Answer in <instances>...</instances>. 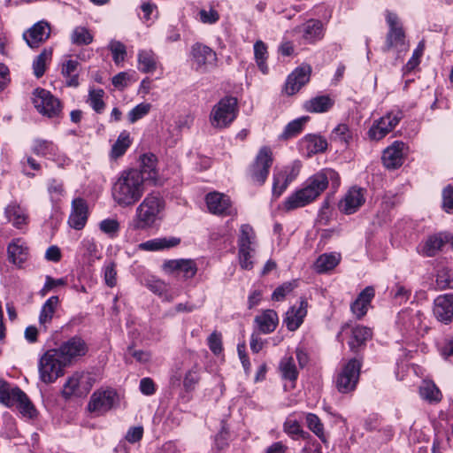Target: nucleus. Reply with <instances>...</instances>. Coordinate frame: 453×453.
I'll use <instances>...</instances> for the list:
<instances>
[{
    "instance_id": "obj_37",
    "label": "nucleus",
    "mask_w": 453,
    "mask_h": 453,
    "mask_svg": "<svg viewBox=\"0 0 453 453\" xmlns=\"http://www.w3.org/2000/svg\"><path fill=\"white\" fill-rule=\"evenodd\" d=\"M309 154L323 153L326 150L328 143L325 137L319 134H307L303 138Z\"/></svg>"
},
{
    "instance_id": "obj_27",
    "label": "nucleus",
    "mask_w": 453,
    "mask_h": 453,
    "mask_svg": "<svg viewBox=\"0 0 453 453\" xmlns=\"http://www.w3.org/2000/svg\"><path fill=\"white\" fill-rule=\"evenodd\" d=\"M191 55L198 66L212 65L217 60L215 51L210 47L199 42L192 46Z\"/></svg>"
},
{
    "instance_id": "obj_5",
    "label": "nucleus",
    "mask_w": 453,
    "mask_h": 453,
    "mask_svg": "<svg viewBox=\"0 0 453 453\" xmlns=\"http://www.w3.org/2000/svg\"><path fill=\"white\" fill-rule=\"evenodd\" d=\"M386 21L388 26V31L386 35L385 45L382 50L388 52L394 50L397 53L407 51L409 44L406 42V33L397 14L387 11Z\"/></svg>"
},
{
    "instance_id": "obj_8",
    "label": "nucleus",
    "mask_w": 453,
    "mask_h": 453,
    "mask_svg": "<svg viewBox=\"0 0 453 453\" xmlns=\"http://www.w3.org/2000/svg\"><path fill=\"white\" fill-rule=\"evenodd\" d=\"M162 208L163 201L158 196L148 195L136 209L134 228L144 229L150 226Z\"/></svg>"
},
{
    "instance_id": "obj_24",
    "label": "nucleus",
    "mask_w": 453,
    "mask_h": 453,
    "mask_svg": "<svg viewBox=\"0 0 453 453\" xmlns=\"http://www.w3.org/2000/svg\"><path fill=\"white\" fill-rule=\"evenodd\" d=\"M303 39L309 44L322 40L325 36V27L321 20L311 19L303 25Z\"/></svg>"
},
{
    "instance_id": "obj_19",
    "label": "nucleus",
    "mask_w": 453,
    "mask_h": 453,
    "mask_svg": "<svg viewBox=\"0 0 453 453\" xmlns=\"http://www.w3.org/2000/svg\"><path fill=\"white\" fill-rule=\"evenodd\" d=\"M50 35V27L48 22L41 20L23 34V38L30 48H38Z\"/></svg>"
},
{
    "instance_id": "obj_59",
    "label": "nucleus",
    "mask_w": 453,
    "mask_h": 453,
    "mask_svg": "<svg viewBox=\"0 0 453 453\" xmlns=\"http://www.w3.org/2000/svg\"><path fill=\"white\" fill-rule=\"evenodd\" d=\"M100 230L111 237H114L119 231V223L114 219H106L100 222Z\"/></svg>"
},
{
    "instance_id": "obj_41",
    "label": "nucleus",
    "mask_w": 453,
    "mask_h": 453,
    "mask_svg": "<svg viewBox=\"0 0 453 453\" xmlns=\"http://www.w3.org/2000/svg\"><path fill=\"white\" fill-rule=\"evenodd\" d=\"M420 321L421 319L418 314H412L407 311H403L398 315V324L408 334L415 331L418 326H419Z\"/></svg>"
},
{
    "instance_id": "obj_44",
    "label": "nucleus",
    "mask_w": 453,
    "mask_h": 453,
    "mask_svg": "<svg viewBox=\"0 0 453 453\" xmlns=\"http://www.w3.org/2000/svg\"><path fill=\"white\" fill-rule=\"evenodd\" d=\"M280 369L282 378L289 381L295 382L298 378V371L296 369L293 357H285L280 363Z\"/></svg>"
},
{
    "instance_id": "obj_51",
    "label": "nucleus",
    "mask_w": 453,
    "mask_h": 453,
    "mask_svg": "<svg viewBox=\"0 0 453 453\" xmlns=\"http://www.w3.org/2000/svg\"><path fill=\"white\" fill-rule=\"evenodd\" d=\"M104 95L105 93L102 88L89 90L90 105L98 114L102 113L105 109V103L104 101Z\"/></svg>"
},
{
    "instance_id": "obj_43",
    "label": "nucleus",
    "mask_w": 453,
    "mask_h": 453,
    "mask_svg": "<svg viewBox=\"0 0 453 453\" xmlns=\"http://www.w3.org/2000/svg\"><path fill=\"white\" fill-rule=\"evenodd\" d=\"M32 150L37 156L53 157L56 155L58 147L50 141L36 139L34 141Z\"/></svg>"
},
{
    "instance_id": "obj_14",
    "label": "nucleus",
    "mask_w": 453,
    "mask_h": 453,
    "mask_svg": "<svg viewBox=\"0 0 453 453\" xmlns=\"http://www.w3.org/2000/svg\"><path fill=\"white\" fill-rule=\"evenodd\" d=\"M405 149V143L401 141H395L386 148L381 157L384 166L389 170L401 167L404 162Z\"/></svg>"
},
{
    "instance_id": "obj_55",
    "label": "nucleus",
    "mask_w": 453,
    "mask_h": 453,
    "mask_svg": "<svg viewBox=\"0 0 453 453\" xmlns=\"http://www.w3.org/2000/svg\"><path fill=\"white\" fill-rule=\"evenodd\" d=\"M411 295V290L401 285L400 283H396L391 290L392 297L399 304L406 303L410 299Z\"/></svg>"
},
{
    "instance_id": "obj_50",
    "label": "nucleus",
    "mask_w": 453,
    "mask_h": 453,
    "mask_svg": "<svg viewBox=\"0 0 453 453\" xmlns=\"http://www.w3.org/2000/svg\"><path fill=\"white\" fill-rule=\"evenodd\" d=\"M351 138V132L346 124H339L334 128L330 136L331 141L340 142L345 146L349 143Z\"/></svg>"
},
{
    "instance_id": "obj_3",
    "label": "nucleus",
    "mask_w": 453,
    "mask_h": 453,
    "mask_svg": "<svg viewBox=\"0 0 453 453\" xmlns=\"http://www.w3.org/2000/svg\"><path fill=\"white\" fill-rule=\"evenodd\" d=\"M239 113L238 100L232 96L222 97L211 109L210 122L218 129L228 127Z\"/></svg>"
},
{
    "instance_id": "obj_1",
    "label": "nucleus",
    "mask_w": 453,
    "mask_h": 453,
    "mask_svg": "<svg viewBox=\"0 0 453 453\" xmlns=\"http://www.w3.org/2000/svg\"><path fill=\"white\" fill-rule=\"evenodd\" d=\"M329 180L334 186H339L340 176L331 168H326L311 176L304 187L291 194L284 202L288 211L304 207L312 203L327 188Z\"/></svg>"
},
{
    "instance_id": "obj_9",
    "label": "nucleus",
    "mask_w": 453,
    "mask_h": 453,
    "mask_svg": "<svg viewBox=\"0 0 453 453\" xmlns=\"http://www.w3.org/2000/svg\"><path fill=\"white\" fill-rule=\"evenodd\" d=\"M256 240V234L253 227L249 224H243L240 227V234L238 237V257L239 263L242 269L250 270L253 267L251 261L252 252Z\"/></svg>"
},
{
    "instance_id": "obj_39",
    "label": "nucleus",
    "mask_w": 453,
    "mask_h": 453,
    "mask_svg": "<svg viewBox=\"0 0 453 453\" xmlns=\"http://www.w3.org/2000/svg\"><path fill=\"white\" fill-rule=\"evenodd\" d=\"M254 58L255 61L257 65L258 69L264 73L266 74L268 73V65H267V58H268V50L266 44L261 41L257 40L254 43Z\"/></svg>"
},
{
    "instance_id": "obj_30",
    "label": "nucleus",
    "mask_w": 453,
    "mask_h": 453,
    "mask_svg": "<svg viewBox=\"0 0 453 453\" xmlns=\"http://www.w3.org/2000/svg\"><path fill=\"white\" fill-rule=\"evenodd\" d=\"M68 224L71 227L81 230L85 226V203L81 197L72 202V212L69 216Z\"/></svg>"
},
{
    "instance_id": "obj_60",
    "label": "nucleus",
    "mask_w": 453,
    "mask_h": 453,
    "mask_svg": "<svg viewBox=\"0 0 453 453\" xmlns=\"http://www.w3.org/2000/svg\"><path fill=\"white\" fill-rule=\"evenodd\" d=\"M110 50L115 64L119 65L123 62L127 55L126 46L118 41H112L110 44Z\"/></svg>"
},
{
    "instance_id": "obj_2",
    "label": "nucleus",
    "mask_w": 453,
    "mask_h": 453,
    "mask_svg": "<svg viewBox=\"0 0 453 453\" xmlns=\"http://www.w3.org/2000/svg\"><path fill=\"white\" fill-rule=\"evenodd\" d=\"M144 191L142 176L134 168L122 171L111 188L114 202L124 208L135 204Z\"/></svg>"
},
{
    "instance_id": "obj_57",
    "label": "nucleus",
    "mask_w": 453,
    "mask_h": 453,
    "mask_svg": "<svg viewBox=\"0 0 453 453\" xmlns=\"http://www.w3.org/2000/svg\"><path fill=\"white\" fill-rule=\"evenodd\" d=\"M308 427L320 439L324 440V426L319 417L309 413L306 417Z\"/></svg>"
},
{
    "instance_id": "obj_25",
    "label": "nucleus",
    "mask_w": 453,
    "mask_h": 453,
    "mask_svg": "<svg viewBox=\"0 0 453 453\" xmlns=\"http://www.w3.org/2000/svg\"><path fill=\"white\" fill-rule=\"evenodd\" d=\"M7 254L11 263L21 266L28 258V248L21 239H15L9 243Z\"/></svg>"
},
{
    "instance_id": "obj_38",
    "label": "nucleus",
    "mask_w": 453,
    "mask_h": 453,
    "mask_svg": "<svg viewBox=\"0 0 453 453\" xmlns=\"http://www.w3.org/2000/svg\"><path fill=\"white\" fill-rule=\"evenodd\" d=\"M14 396H16L15 403H18L20 413L30 418L37 416V411L35 407L24 391L21 389H17L16 395H14Z\"/></svg>"
},
{
    "instance_id": "obj_23",
    "label": "nucleus",
    "mask_w": 453,
    "mask_h": 453,
    "mask_svg": "<svg viewBox=\"0 0 453 453\" xmlns=\"http://www.w3.org/2000/svg\"><path fill=\"white\" fill-rule=\"evenodd\" d=\"M375 296V290L372 287H366L357 296V299L351 303L350 310L352 313L357 318H363L368 307Z\"/></svg>"
},
{
    "instance_id": "obj_42",
    "label": "nucleus",
    "mask_w": 453,
    "mask_h": 453,
    "mask_svg": "<svg viewBox=\"0 0 453 453\" xmlns=\"http://www.w3.org/2000/svg\"><path fill=\"white\" fill-rule=\"evenodd\" d=\"M139 70L144 73H151L157 68L156 56L152 50H141L138 53Z\"/></svg>"
},
{
    "instance_id": "obj_10",
    "label": "nucleus",
    "mask_w": 453,
    "mask_h": 453,
    "mask_svg": "<svg viewBox=\"0 0 453 453\" xmlns=\"http://www.w3.org/2000/svg\"><path fill=\"white\" fill-rule=\"evenodd\" d=\"M118 399V394L113 388L97 389L90 396L87 411L95 417H100L111 411Z\"/></svg>"
},
{
    "instance_id": "obj_31",
    "label": "nucleus",
    "mask_w": 453,
    "mask_h": 453,
    "mask_svg": "<svg viewBox=\"0 0 453 453\" xmlns=\"http://www.w3.org/2000/svg\"><path fill=\"white\" fill-rule=\"evenodd\" d=\"M180 243V238L178 237H162L149 240L140 244V248L143 250L157 251L169 250L176 247Z\"/></svg>"
},
{
    "instance_id": "obj_12",
    "label": "nucleus",
    "mask_w": 453,
    "mask_h": 453,
    "mask_svg": "<svg viewBox=\"0 0 453 453\" xmlns=\"http://www.w3.org/2000/svg\"><path fill=\"white\" fill-rule=\"evenodd\" d=\"M450 236L449 232L431 234L418 247V252L424 257H435L446 243L449 244Z\"/></svg>"
},
{
    "instance_id": "obj_64",
    "label": "nucleus",
    "mask_w": 453,
    "mask_h": 453,
    "mask_svg": "<svg viewBox=\"0 0 453 453\" xmlns=\"http://www.w3.org/2000/svg\"><path fill=\"white\" fill-rule=\"evenodd\" d=\"M148 288L154 294L163 297L167 296V286L165 281L158 279H151L147 282Z\"/></svg>"
},
{
    "instance_id": "obj_35",
    "label": "nucleus",
    "mask_w": 453,
    "mask_h": 453,
    "mask_svg": "<svg viewBox=\"0 0 453 453\" xmlns=\"http://www.w3.org/2000/svg\"><path fill=\"white\" fill-rule=\"evenodd\" d=\"M131 144L132 140L130 138V134L126 130L122 131L119 134L117 141L111 146V150L110 152L111 157L113 159H117L122 157L126 153L127 149L131 146Z\"/></svg>"
},
{
    "instance_id": "obj_7",
    "label": "nucleus",
    "mask_w": 453,
    "mask_h": 453,
    "mask_svg": "<svg viewBox=\"0 0 453 453\" xmlns=\"http://www.w3.org/2000/svg\"><path fill=\"white\" fill-rule=\"evenodd\" d=\"M362 362L354 357L342 365L335 376L336 389L342 394L353 392L359 381Z\"/></svg>"
},
{
    "instance_id": "obj_28",
    "label": "nucleus",
    "mask_w": 453,
    "mask_h": 453,
    "mask_svg": "<svg viewBox=\"0 0 453 453\" xmlns=\"http://www.w3.org/2000/svg\"><path fill=\"white\" fill-rule=\"evenodd\" d=\"M334 105V100L328 95L317 96L306 101L303 107L311 113H324L330 111Z\"/></svg>"
},
{
    "instance_id": "obj_15",
    "label": "nucleus",
    "mask_w": 453,
    "mask_h": 453,
    "mask_svg": "<svg viewBox=\"0 0 453 453\" xmlns=\"http://www.w3.org/2000/svg\"><path fill=\"white\" fill-rule=\"evenodd\" d=\"M311 68L310 65H301L296 68L288 77L284 91L288 96L297 93L303 86L309 82Z\"/></svg>"
},
{
    "instance_id": "obj_16",
    "label": "nucleus",
    "mask_w": 453,
    "mask_h": 453,
    "mask_svg": "<svg viewBox=\"0 0 453 453\" xmlns=\"http://www.w3.org/2000/svg\"><path fill=\"white\" fill-rule=\"evenodd\" d=\"M434 315L445 325L453 320V293L438 296L434 301Z\"/></svg>"
},
{
    "instance_id": "obj_21",
    "label": "nucleus",
    "mask_w": 453,
    "mask_h": 453,
    "mask_svg": "<svg viewBox=\"0 0 453 453\" xmlns=\"http://www.w3.org/2000/svg\"><path fill=\"white\" fill-rule=\"evenodd\" d=\"M157 157L153 153H144L139 157V169L135 168L137 172H140L143 182L152 181L156 183L158 179L157 170Z\"/></svg>"
},
{
    "instance_id": "obj_40",
    "label": "nucleus",
    "mask_w": 453,
    "mask_h": 453,
    "mask_svg": "<svg viewBox=\"0 0 453 453\" xmlns=\"http://www.w3.org/2000/svg\"><path fill=\"white\" fill-rule=\"evenodd\" d=\"M309 117H301L290 121L284 128L280 135V140L287 141L297 136L302 133L305 123L309 120Z\"/></svg>"
},
{
    "instance_id": "obj_6",
    "label": "nucleus",
    "mask_w": 453,
    "mask_h": 453,
    "mask_svg": "<svg viewBox=\"0 0 453 453\" xmlns=\"http://www.w3.org/2000/svg\"><path fill=\"white\" fill-rule=\"evenodd\" d=\"M68 366L55 349H48L40 358L38 364L39 376L46 384L53 383L65 373Z\"/></svg>"
},
{
    "instance_id": "obj_47",
    "label": "nucleus",
    "mask_w": 453,
    "mask_h": 453,
    "mask_svg": "<svg viewBox=\"0 0 453 453\" xmlns=\"http://www.w3.org/2000/svg\"><path fill=\"white\" fill-rule=\"evenodd\" d=\"M52 49H44L33 61L34 74L36 78H41L46 68V62L51 58Z\"/></svg>"
},
{
    "instance_id": "obj_46",
    "label": "nucleus",
    "mask_w": 453,
    "mask_h": 453,
    "mask_svg": "<svg viewBox=\"0 0 453 453\" xmlns=\"http://www.w3.org/2000/svg\"><path fill=\"white\" fill-rule=\"evenodd\" d=\"M392 130L387 127L384 117L375 120L368 131V136L371 140L380 141L383 139Z\"/></svg>"
},
{
    "instance_id": "obj_61",
    "label": "nucleus",
    "mask_w": 453,
    "mask_h": 453,
    "mask_svg": "<svg viewBox=\"0 0 453 453\" xmlns=\"http://www.w3.org/2000/svg\"><path fill=\"white\" fill-rule=\"evenodd\" d=\"M420 395L428 401L439 402L441 399V393L434 384H427L421 388Z\"/></svg>"
},
{
    "instance_id": "obj_36",
    "label": "nucleus",
    "mask_w": 453,
    "mask_h": 453,
    "mask_svg": "<svg viewBox=\"0 0 453 453\" xmlns=\"http://www.w3.org/2000/svg\"><path fill=\"white\" fill-rule=\"evenodd\" d=\"M5 216L8 221H12L17 228H20L27 224V216L25 211L16 203H11L5 208Z\"/></svg>"
},
{
    "instance_id": "obj_53",
    "label": "nucleus",
    "mask_w": 453,
    "mask_h": 453,
    "mask_svg": "<svg viewBox=\"0 0 453 453\" xmlns=\"http://www.w3.org/2000/svg\"><path fill=\"white\" fill-rule=\"evenodd\" d=\"M151 104L149 103H141L134 106L127 114L128 121L131 124L145 117L151 110Z\"/></svg>"
},
{
    "instance_id": "obj_33",
    "label": "nucleus",
    "mask_w": 453,
    "mask_h": 453,
    "mask_svg": "<svg viewBox=\"0 0 453 453\" xmlns=\"http://www.w3.org/2000/svg\"><path fill=\"white\" fill-rule=\"evenodd\" d=\"M340 261V254L324 253L316 259L314 269L319 273H325L335 268Z\"/></svg>"
},
{
    "instance_id": "obj_11",
    "label": "nucleus",
    "mask_w": 453,
    "mask_h": 453,
    "mask_svg": "<svg viewBox=\"0 0 453 453\" xmlns=\"http://www.w3.org/2000/svg\"><path fill=\"white\" fill-rule=\"evenodd\" d=\"M33 103L40 113L50 118L57 116L61 110L58 99L43 88L35 89Z\"/></svg>"
},
{
    "instance_id": "obj_49",
    "label": "nucleus",
    "mask_w": 453,
    "mask_h": 453,
    "mask_svg": "<svg viewBox=\"0 0 453 453\" xmlns=\"http://www.w3.org/2000/svg\"><path fill=\"white\" fill-rule=\"evenodd\" d=\"M82 379V375L74 374L72 377H70L65 384L64 385L63 388V395L66 398H69L73 395L80 396L81 395L82 392L81 390L80 383L81 380Z\"/></svg>"
},
{
    "instance_id": "obj_4",
    "label": "nucleus",
    "mask_w": 453,
    "mask_h": 453,
    "mask_svg": "<svg viewBox=\"0 0 453 453\" xmlns=\"http://www.w3.org/2000/svg\"><path fill=\"white\" fill-rule=\"evenodd\" d=\"M273 161L272 149L269 146L261 147L246 170L249 180L254 185L263 186L268 178Z\"/></svg>"
},
{
    "instance_id": "obj_17",
    "label": "nucleus",
    "mask_w": 453,
    "mask_h": 453,
    "mask_svg": "<svg viewBox=\"0 0 453 453\" xmlns=\"http://www.w3.org/2000/svg\"><path fill=\"white\" fill-rule=\"evenodd\" d=\"M365 202L364 189L350 188L339 203V210L346 215L355 213Z\"/></svg>"
},
{
    "instance_id": "obj_34",
    "label": "nucleus",
    "mask_w": 453,
    "mask_h": 453,
    "mask_svg": "<svg viewBox=\"0 0 453 453\" xmlns=\"http://www.w3.org/2000/svg\"><path fill=\"white\" fill-rule=\"evenodd\" d=\"M81 68L77 59H69L62 65V74L65 77L66 84L70 87H77L79 85L78 72Z\"/></svg>"
},
{
    "instance_id": "obj_13",
    "label": "nucleus",
    "mask_w": 453,
    "mask_h": 453,
    "mask_svg": "<svg viewBox=\"0 0 453 453\" xmlns=\"http://www.w3.org/2000/svg\"><path fill=\"white\" fill-rule=\"evenodd\" d=\"M162 269L168 274H182L185 280L192 279L197 273L196 263L192 259H171L164 262Z\"/></svg>"
},
{
    "instance_id": "obj_54",
    "label": "nucleus",
    "mask_w": 453,
    "mask_h": 453,
    "mask_svg": "<svg viewBox=\"0 0 453 453\" xmlns=\"http://www.w3.org/2000/svg\"><path fill=\"white\" fill-rule=\"evenodd\" d=\"M283 431L292 438H296L297 436L304 438V434H307V433L302 429L299 422L291 418H287L284 422Z\"/></svg>"
},
{
    "instance_id": "obj_20",
    "label": "nucleus",
    "mask_w": 453,
    "mask_h": 453,
    "mask_svg": "<svg viewBox=\"0 0 453 453\" xmlns=\"http://www.w3.org/2000/svg\"><path fill=\"white\" fill-rule=\"evenodd\" d=\"M211 213L221 216L232 214V203L229 197L219 192H211L205 197Z\"/></svg>"
},
{
    "instance_id": "obj_26",
    "label": "nucleus",
    "mask_w": 453,
    "mask_h": 453,
    "mask_svg": "<svg viewBox=\"0 0 453 453\" xmlns=\"http://www.w3.org/2000/svg\"><path fill=\"white\" fill-rule=\"evenodd\" d=\"M254 322L259 332L265 334H271L276 329L279 324V316L274 310L267 309L263 311L260 315L256 316Z\"/></svg>"
},
{
    "instance_id": "obj_18",
    "label": "nucleus",
    "mask_w": 453,
    "mask_h": 453,
    "mask_svg": "<svg viewBox=\"0 0 453 453\" xmlns=\"http://www.w3.org/2000/svg\"><path fill=\"white\" fill-rule=\"evenodd\" d=\"M308 302L304 298H301L299 305H292L286 311L283 318V325L290 332L297 330L303 322L307 315Z\"/></svg>"
},
{
    "instance_id": "obj_48",
    "label": "nucleus",
    "mask_w": 453,
    "mask_h": 453,
    "mask_svg": "<svg viewBox=\"0 0 453 453\" xmlns=\"http://www.w3.org/2000/svg\"><path fill=\"white\" fill-rule=\"evenodd\" d=\"M200 380V366L198 364H195L184 375L183 388L185 391H193Z\"/></svg>"
},
{
    "instance_id": "obj_58",
    "label": "nucleus",
    "mask_w": 453,
    "mask_h": 453,
    "mask_svg": "<svg viewBox=\"0 0 453 453\" xmlns=\"http://www.w3.org/2000/svg\"><path fill=\"white\" fill-rule=\"evenodd\" d=\"M442 210L449 214L453 213V186L449 184L443 189L441 193Z\"/></svg>"
},
{
    "instance_id": "obj_45",
    "label": "nucleus",
    "mask_w": 453,
    "mask_h": 453,
    "mask_svg": "<svg viewBox=\"0 0 453 453\" xmlns=\"http://www.w3.org/2000/svg\"><path fill=\"white\" fill-rule=\"evenodd\" d=\"M20 389L18 387L11 388L10 384L3 379H0V403L6 407H12L15 403L14 395L16 390Z\"/></svg>"
},
{
    "instance_id": "obj_29",
    "label": "nucleus",
    "mask_w": 453,
    "mask_h": 453,
    "mask_svg": "<svg viewBox=\"0 0 453 453\" xmlns=\"http://www.w3.org/2000/svg\"><path fill=\"white\" fill-rule=\"evenodd\" d=\"M350 333L351 334L348 345L354 353L358 352L359 348L365 345L366 341L372 337L371 329L364 326L352 327Z\"/></svg>"
},
{
    "instance_id": "obj_62",
    "label": "nucleus",
    "mask_w": 453,
    "mask_h": 453,
    "mask_svg": "<svg viewBox=\"0 0 453 453\" xmlns=\"http://www.w3.org/2000/svg\"><path fill=\"white\" fill-rule=\"evenodd\" d=\"M133 75L127 72H120L111 79L112 85L119 90H124L128 87Z\"/></svg>"
},
{
    "instance_id": "obj_32",
    "label": "nucleus",
    "mask_w": 453,
    "mask_h": 453,
    "mask_svg": "<svg viewBox=\"0 0 453 453\" xmlns=\"http://www.w3.org/2000/svg\"><path fill=\"white\" fill-rule=\"evenodd\" d=\"M58 303V296H53L43 303L39 315V324L44 331L51 322Z\"/></svg>"
},
{
    "instance_id": "obj_56",
    "label": "nucleus",
    "mask_w": 453,
    "mask_h": 453,
    "mask_svg": "<svg viewBox=\"0 0 453 453\" xmlns=\"http://www.w3.org/2000/svg\"><path fill=\"white\" fill-rule=\"evenodd\" d=\"M207 344L210 350L216 356L223 351L222 334L219 332L214 331L207 338Z\"/></svg>"
},
{
    "instance_id": "obj_52",
    "label": "nucleus",
    "mask_w": 453,
    "mask_h": 453,
    "mask_svg": "<svg viewBox=\"0 0 453 453\" xmlns=\"http://www.w3.org/2000/svg\"><path fill=\"white\" fill-rule=\"evenodd\" d=\"M297 287V280L287 281L277 287L272 294V299L280 302Z\"/></svg>"
},
{
    "instance_id": "obj_63",
    "label": "nucleus",
    "mask_w": 453,
    "mask_h": 453,
    "mask_svg": "<svg viewBox=\"0 0 453 453\" xmlns=\"http://www.w3.org/2000/svg\"><path fill=\"white\" fill-rule=\"evenodd\" d=\"M104 275L105 284L110 288L115 287L117 284L116 264L113 262L107 264L104 267Z\"/></svg>"
},
{
    "instance_id": "obj_22",
    "label": "nucleus",
    "mask_w": 453,
    "mask_h": 453,
    "mask_svg": "<svg viewBox=\"0 0 453 453\" xmlns=\"http://www.w3.org/2000/svg\"><path fill=\"white\" fill-rule=\"evenodd\" d=\"M83 349V340L80 337H73L55 349L58 352V355L61 356L65 364L70 365L73 360L81 354Z\"/></svg>"
}]
</instances>
